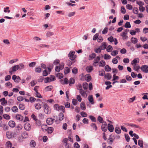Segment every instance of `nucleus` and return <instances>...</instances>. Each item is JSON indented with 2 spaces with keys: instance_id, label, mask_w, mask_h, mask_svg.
Here are the masks:
<instances>
[{
  "instance_id": "obj_1",
  "label": "nucleus",
  "mask_w": 148,
  "mask_h": 148,
  "mask_svg": "<svg viewBox=\"0 0 148 148\" xmlns=\"http://www.w3.org/2000/svg\"><path fill=\"white\" fill-rule=\"evenodd\" d=\"M43 105L45 112L47 114H49L51 112V110L48 105L45 103Z\"/></svg>"
},
{
  "instance_id": "obj_2",
  "label": "nucleus",
  "mask_w": 148,
  "mask_h": 148,
  "mask_svg": "<svg viewBox=\"0 0 148 148\" xmlns=\"http://www.w3.org/2000/svg\"><path fill=\"white\" fill-rule=\"evenodd\" d=\"M18 65H14L10 69L9 73L11 75L13 72H15L18 69Z\"/></svg>"
},
{
  "instance_id": "obj_3",
  "label": "nucleus",
  "mask_w": 148,
  "mask_h": 148,
  "mask_svg": "<svg viewBox=\"0 0 148 148\" xmlns=\"http://www.w3.org/2000/svg\"><path fill=\"white\" fill-rule=\"evenodd\" d=\"M75 52L73 51H71L69 54V57L70 60H73L76 58V56L74 55Z\"/></svg>"
},
{
  "instance_id": "obj_4",
  "label": "nucleus",
  "mask_w": 148,
  "mask_h": 148,
  "mask_svg": "<svg viewBox=\"0 0 148 148\" xmlns=\"http://www.w3.org/2000/svg\"><path fill=\"white\" fill-rule=\"evenodd\" d=\"M12 79L16 83H18L21 80V79L19 76L14 75L12 76Z\"/></svg>"
},
{
  "instance_id": "obj_5",
  "label": "nucleus",
  "mask_w": 148,
  "mask_h": 148,
  "mask_svg": "<svg viewBox=\"0 0 148 148\" xmlns=\"http://www.w3.org/2000/svg\"><path fill=\"white\" fill-rule=\"evenodd\" d=\"M141 71L144 73H148V66L147 65H143L141 67Z\"/></svg>"
},
{
  "instance_id": "obj_6",
  "label": "nucleus",
  "mask_w": 148,
  "mask_h": 148,
  "mask_svg": "<svg viewBox=\"0 0 148 148\" xmlns=\"http://www.w3.org/2000/svg\"><path fill=\"white\" fill-rule=\"evenodd\" d=\"M51 69L50 68H48L47 69L44 70L43 72L42 75L44 76H47L51 72Z\"/></svg>"
},
{
  "instance_id": "obj_7",
  "label": "nucleus",
  "mask_w": 148,
  "mask_h": 148,
  "mask_svg": "<svg viewBox=\"0 0 148 148\" xmlns=\"http://www.w3.org/2000/svg\"><path fill=\"white\" fill-rule=\"evenodd\" d=\"M24 126V128L26 130L29 131L31 129V125L28 123H26L25 124Z\"/></svg>"
},
{
  "instance_id": "obj_8",
  "label": "nucleus",
  "mask_w": 148,
  "mask_h": 148,
  "mask_svg": "<svg viewBox=\"0 0 148 148\" xmlns=\"http://www.w3.org/2000/svg\"><path fill=\"white\" fill-rule=\"evenodd\" d=\"M80 93L81 94V95L84 97L86 98L87 96V94L86 93V91L82 90H81L80 91H79Z\"/></svg>"
},
{
  "instance_id": "obj_9",
  "label": "nucleus",
  "mask_w": 148,
  "mask_h": 148,
  "mask_svg": "<svg viewBox=\"0 0 148 148\" xmlns=\"http://www.w3.org/2000/svg\"><path fill=\"white\" fill-rule=\"evenodd\" d=\"M88 99L91 104H94V102L92 95H89L88 97Z\"/></svg>"
},
{
  "instance_id": "obj_10",
  "label": "nucleus",
  "mask_w": 148,
  "mask_h": 148,
  "mask_svg": "<svg viewBox=\"0 0 148 148\" xmlns=\"http://www.w3.org/2000/svg\"><path fill=\"white\" fill-rule=\"evenodd\" d=\"M0 102H1V104L3 106L5 105L7 103V101L5 99V98H3L1 99Z\"/></svg>"
},
{
  "instance_id": "obj_11",
  "label": "nucleus",
  "mask_w": 148,
  "mask_h": 148,
  "mask_svg": "<svg viewBox=\"0 0 148 148\" xmlns=\"http://www.w3.org/2000/svg\"><path fill=\"white\" fill-rule=\"evenodd\" d=\"M54 119L51 118H48L46 120V122L48 125H50L52 124L53 122Z\"/></svg>"
},
{
  "instance_id": "obj_12",
  "label": "nucleus",
  "mask_w": 148,
  "mask_h": 148,
  "mask_svg": "<svg viewBox=\"0 0 148 148\" xmlns=\"http://www.w3.org/2000/svg\"><path fill=\"white\" fill-rule=\"evenodd\" d=\"M15 118L17 120L22 121L23 120V117L20 114H18L16 115Z\"/></svg>"
},
{
  "instance_id": "obj_13",
  "label": "nucleus",
  "mask_w": 148,
  "mask_h": 148,
  "mask_svg": "<svg viewBox=\"0 0 148 148\" xmlns=\"http://www.w3.org/2000/svg\"><path fill=\"white\" fill-rule=\"evenodd\" d=\"M8 124L10 127H14L15 126V122L13 121H10L8 123Z\"/></svg>"
},
{
  "instance_id": "obj_14",
  "label": "nucleus",
  "mask_w": 148,
  "mask_h": 148,
  "mask_svg": "<svg viewBox=\"0 0 148 148\" xmlns=\"http://www.w3.org/2000/svg\"><path fill=\"white\" fill-rule=\"evenodd\" d=\"M100 60V58L99 56H97L94 60L93 65L94 66H96V64L98 63Z\"/></svg>"
},
{
  "instance_id": "obj_15",
  "label": "nucleus",
  "mask_w": 148,
  "mask_h": 148,
  "mask_svg": "<svg viewBox=\"0 0 148 148\" xmlns=\"http://www.w3.org/2000/svg\"><path fill=\"white\" fill-rule=\"evenodd\" d=\"M128 125L132 127L136 128L139 129L141 128V127L139 125L132 123H128Z\"/></svg>"
},
{
  "instance_id": "obj_16",
  "label": "nucleus",
  "mask_w": 148,
  "mask_h": 148,
  "mask_svg": "<svg viewBox=\"0 0 148 148\" xmlns=\"http://www.w3.org/2000/svg\"><path fill=\"white\" fill-rule=\"evenodd\" d=\"M108 128L110 132H112L113 131L114 128L112 125L108 124Z\"/></svg>"
},
{
  "instance_id": "obj_17",
  "label": "nucleus",
  "mask_w": 148,
  "mask_h": 148,
  "mask_svg": "<svg viewBox=\"0 0 148 148\" xmlns=\"http://www.w3.org/2000/svg\"><path fill=\"white\" fill-rule=\"evenodd\" d=\"M34 106L36 110H40L41 108V105L39 103H35L34 104Z\"/></svg>"
},
{
  "instance_id": "obj_18",
  "label": "nucleus",
  "mask_w": 148,
  "mask_h": 148,
  "mask_svg": "<svg viewBox=\"0 0 148 148\" xmlns=\"http://www.w3.org/2000/svg\"><path fill=\"white\" fill-rule=\"evenodd\" d=\"M139 60L138 58L135 59L133 60L131 62V64L132 65H136V64L139 62Z\"/></svg>"
},
{
  "instance_id": "obj_19",
  "label": "nucleus",
  "mask_w": 148,
  "mask_h": 148,
  "mask_svg": "<svg viewBox=\"0 0 148 148\" xmlns=\"http://www.w3.org/2000/svg\"><path fill=\"white\" fill-rule=\"evenodd\" d=\"M106 124H103L101 125V129L103 131L106 132L107 130V128L106 127Z\"/></svg>"
},
{
  "instance_id": "obj_20",
  "label": "nucleus",
  "mask_w": 148,
  "mask_h": 148,
  "mask_svg": "<svg viewBox=\"0 0 148 148\" xmlns=\"http://www.w3.org/2000/svg\"><path fill=\"white\" fill-rule=\"evenodd\" d=\"M53 130V129L52 127H47L46 131H47L48 134L51 133Z\"/></svg>"
},
{
  "instance_id": "obj_21",
  "label": "nucleus",
  "mask_w": 148,
  "mask_h": 148,
  "mask_svg": "<svg viewBox=\"0 0 148 148\" xmlns=\"http://www.w3.org/2000/svg\"><path fill=\"white\" fill-rule=\"evenodd\" d=\"M80 108L81 109L83 110H85L86 109V107L85 103L82 102L80 104Z\"/></svg>"
},
{
  "instance_id": "obj_22",
  "label": "nucleus",
  "mask_w": 148,
  "mask_h": 148,
  "mask_svg": "<svg viewBox=\"0 0 148 148\" xmlns=\"http://www.w3.org/2000/svg\"><path fill=\"white\" fill-rule=\"evenodd\" d=\"M102 45L100 47L101 49V50H103L105 49L107 46V44L106 42H103L102 43Z\"/></svg>"
},
{
  "instance_id": "obj_23",
  "label": "nucleus",
  "mask_w": 148,
  "mask_h": 148,
  "mask_svg": "<svg viewBox=\"0 0 148 148\" xmlns=\"http://www.w3.org/2000/svg\"><path fill=\"white\" fill-rule=\"evenodd\" d=\"M106 65V63L104 61L101 60L99 63V66L103 67Z\"/></svg>"
},
{
  "instance_id": "obj_24",
  "label": "nucleus",
  "mask_w": 148,
  "mask_h": 148,
  "mask_svg": "<svg viewBox=\"0 0 148 148\" xmlns=\"http://www.w3.org/2000/svg\"><path fill=\"white\" fill-rule=\"evenodd\" d=\"M86 70L88 72L90 73L93 70V67L91 66H89L87 67Z\"/></svg>"
},
{
  "instance_id": "obj_25",
  "label": "nucleus",
  "mask_w": 148,
  "mask_h": 148,
  "mask_svg": "<svg viewBox=\"0 0 148 148\" xmlns=\"http://www.w3.org/2000/svg\"><path fill=\"white\" fill-rule=\"evenodd\" d=\"M96 56V54L95 53H93L89 55V60H92L93 59L95 58V57Z\"/></svg>"
},
{
  "instance_id": "obj_26",
  "label": "nucleus",
  "mask_w": 148,
  "mask_h": 148,
  "mask_svg": "<svg viewBox=\"0 0 148 148\" xmlns=\"http://www.w3.org/2000/svg\"><path fill=\"white\" fill-rule=\"evenodd\" d=\"M28 136V134L27 132H25L22 133V136L23 138H26Z\"/></svg>"
},
{
  "instance_id": "obj_27",
  "label": "nucleus",
  "mask_w": 148,
  "mask_h": 148,
  "mask_svg": "<svg viewBox=\"0 0 148 148\" xmlns=\"http://www.w3.org/2000/svg\"><path fill=\"white\" fill-rule=\"evenodd\" d=\"M58 110L61 111L63 112V113H64L65 112V108L63 106H59Z\"/></svg>"
},
{
  "instance_id": "obj_28",
  "label": "nucleus",
  "mask_w": 148,
  "mask_h": 148,
  "mask_svg": "<svg viewBox=\"0 0 148 148\" xmlns=\"http://www.w3.org/2000/svg\"><path fill=\"white\" fill-rule=\"evenodd\" d=\"M59 120L62 121L64 118V115L63 113H60L59 114Z\"/></svg>"
},
{
  "instance_id": "obj_29",
  "label": "nucleus",
  "mask_w": 148,
  "mask_h": 148,
  "mask_svg": "<svg viewBox=\"0 0 148 148\" xmlns=\"http://www.w3.org/2000/svg\"><path fill=\"white\" fill-rule=\"evenodd\" d=\"M13 112H16L18 111V109L17 107L16 106H14L11 109Z\"/></svg>"
},
{
  "instance_id": "obj_30",
  "label": "nucleus",
  "mask_w": 148,
  "mask_h": 148,
  "mask_svg": "<svg viewBox=\"0 0 148 148\" xmlns=\"http://www.w3.org/2000/svg\"><path fill=\"white\" fill-rule=\"evenodd\" d=\"M131 41L134 44H136L138 42L137 39L136 38L132 37L131 38Z\"/></svg>"
},
{
  "instance_id": "obj_31",
  "label": "nucleus",
  "mask_w": 148,
  "mask_h": 148,
  "mask_svg": "<svg viewBox=\"0 0 148 148\" xmlns=\"http://www.w3.org/2000/svg\"><path fill=\"white\" fill-rule=\"evenodd\" d=\"M54 34L53 32L48 31L46 33V35L47 37H48L53 35Z\"/></svg>"
},
{
  "instance_id": "obj_32",
  "label": "nucleus",
  "mask_w": 148,
  "mask_h": 148,
  "mask_svg": "<svg viewBox=\"0 0 148 148\" xmlns=\"http://www.w3.org/2000/svg\"><path fill=\"white\" fill-rule=\"evenodd\" d=\"M115 132L117 134H120L121 132V130L120 128L118 127H116L115 129Z\"/></svg>"
},
{
  "instance_id": "obj_33",
  "label": "nucleus",
  "mask_w": 148,
  "mask_h": 148,
  "mask_svg": "<svg viewBox=\"0 0 148 148\" xmlns=\"http://www.w3.org/2000/svg\"><path fill=\"white\" fill-rule=\"evenodd\" d=\"M5 145L7 148H11L12 144L10 141H8L7 142Z\"/></svg>"
},
{
  "instance_id": "obj_34",
  "label": "nucleus",
  "mask_w": 148,
  "mask_h": 148,
  "mask_svg": "<svg viewBox=\"0 0 148 148\" xmlns=\"http://www.w3.org/2000/svg\"><path fill=\"white\" fill-rule=\"evenodd\" d=\"M53 88V87L52 86H49L45 88V90L46 91H48L51 90Z\"/></svg>"
},
{
  "instance_id": "obj_35",
  "label": "nucleus",
  "mask_w": 148,
  "mask_h": 148,
  "mask_svg": "<svg viewBox=\"0 0 148 148\" xmlns=\"http://www.w3.org/2000/svg\"><path fill=\"white\" fill-rule=\"evenodd\" d=\"M113 49L111 45H109L106 48V51L108 52H111Z\"/></svg>"
},
{
  "instance_id": "obj_36",
  "label": "nucleus",
  "mask_w": 148,
  "mask_h": 148,
  "mask_svg": "<svg viewBox=\"0 0 148 148\" xmlns=\"http://www.w3.org/2000/svg\"><path fill=\"white\" fill-rule=\"evenodd\" d=\"M105 77L107 78L108 79L110 80L112 76L110 73H108L105 75Z\"/></svg>"
},
{
  "instance_id": "obj_37",
  "label": "nucleus",
  "mask_w": 148,
  "mask_h": 148,
  "mask_svg": "<svg viewBox=\"0 0 148 148\" xmlns=\"http://www.w3.org/2000/svg\"><path fill=\"white\" fill-rule=\"evenodd\" d=\"M127 33L126 32H123L122 33L121 35L122 36L123 39H125L128 37L127 36H126Z\"/></svg>"
},
{
  "instance_id": "obj_38",
  "label": "nucleus",
  "mask_w": 148,
  "mask_h": 148,
  "mask_svg": "<svg viewBox=\"0 0 148 148\" xmlns=\"http://www.w3.org/2000/svg\"><path fill=\"white\" fill-rule=\"evenodd\" d=\"M105 70L106 71H109L111 70V69L108 65H106L105 67Z\"/></svg>"
},
{
  "instance_id": "obj_39",
  "label": "nucleus",
  "mask_w": 148,
  "mask_h": 148,
  "mask_svg": "<svg viewBox=\"0 0 148 148\" xmlns=\"http://www.w3.org/2000/svg\"><path fill=\"white\" fill-rule=\"evenodd\" d=\"M41 129L43 131H46L47 127L46 125H42L41 126Z\"/></svg>"
},
{
  "instance_id": "obj_40",
  "label": "nucleus",
  "mask_w": 148,
  "mask_h": 148,
  "mask_svg": "<svg viewBox=\"0 0 148 148\" xmlns=\"http://www.w3.org/2000/svg\"><path fill=\"white\" fill-rule=\"evenodd\" d=\"M111 58V56L108 54H105L104 55V59L105 60H108Z\"/></svg>"
},
{
  "instance_id": "obj_41",
  "label": "nucleus",
  "mask_w": 148,
  "mask_h": 148,
  "mask_svg": "<svg viewBox=\"0 0 148 148\" xmlns=\"http://www.w3.org/2000/svg\"><path fill=\"white\" fill-rule=\"evenodd\" d=\"M36 145L35 142L34 140H32L30 143V145L32 147H34Z\"/></svg>"
},
{
  "instance_id": "obj_42",
  "label": "nucleus",
  "mask_w": 148,
  "mask_h": 148,
  "mask_svg": "<svg viewBox=\"0 0 148 148\" xmlns=\"http://www.w3.org/2000/svg\"><path fill=\"white\" fill-rule=\"evenodd\" d=\"M62 84H68V82L67 79L66 78H65L64 80L62 82Z\"/></svg>"
},
{
  "instance_id": "obj_43",
  "label": "nucleus",
  "mask_w": 148,
  "mask_h": 148,
  "mask_svg": "<svg viewBox=\"0 0 148 148\" xmlns=\"http://www.w3.org/2000/svg\"><path fill=\"white\" fill-rule=\"evenodd\" d=\"M138 145L140 147H142L143 146V141L142 140H139L138 141Z\"/></svg>"
},
{
  "instance_id": "obj_44",
  "label": "nucleus",
  "mask_w": 148,
  "mask_h": 148,
  "mask_svg": "<svg viewBox=\"0 0 148 148\" xmlns=\"http://www.w3.org/2000/svg\"><path fill=\"white\" fill-rule=\"evenodd\" d=\"M88 84L87 83H84L83 84V87L84 90H86L88 88Z\"/></svg>"
},
{
  "instance_id": "obj_45",
  "label": "nucleus",
  "mask_w": 148,
  "mask_h": 148,
  "mask_svg": "<svg viewBox=\"0 0 148 148\" xmlns=\"http://www.w3.org/2000/svg\"><path fill=\"white\" fill-rule=\"evenodd\" d=\"M75 83V79L73 78H71L70 79L69 81V85L71 86V84H74Z\"/></svg>"
},
{
  "instance_id": "obj_46",
  "label": "nucleus",
  "mask_w": 148,
  "mask_h": 148,
  "mask_svg": "<svg viewBox=\"0 0 148 148\" xmlns=\"http://www.w3.org/2000/svg\"><path fill=\"white\" fill-rule=\"evenodd\" d=\"M108 28L107 27H105L103 31L102 32V33L103 34H106L107 32H108Z\"/></svg>"
},
{
  "instance_id": "obj_47",
  "label": "nucleus",
  "mask_w": 148,
  "mask_h": 148,
  "mask_svg": "<svg viewBox=\"0 0 148 148\" xmlns=\"http://www.w3.org/2000/svg\"><path fill=\"white\" fill-rule=\"evenodd\" d=\"M138 9L137 8L135 7L134 8L133 10V12L135 14H138Z\"/></svg>"
},
{
  "instance_id": "obj_48",
  "label": "nucleus",
  "mask_w": 148,
  "mask_h": 148,
  "mask_svg": "<svg viewBox=\"0 0 148 148\" xmlns=\"http://www.w3.org/2000/svg\"><path fill=\"white\" fill-rule=\"evenodd\" d=\"M125 138L126 140V141L128 142L130 141V137L127 134H125Z\"/></svg>"
},
{
  "instance_id": "obj_49",
  "label": "nucleus",
  "mask_w": 148,
  "mask_h": 148,
  "mask_svg": "<svg viewBox=\"0 0 148 148\" xmlns=\"http://www.w3.org/2000/svg\"><path fill=\"white\" fill-rule=\"evenodd\" d=\"M97 119L98 121L101 123H103V118L101 117L100 116H99L98 117Z\"/></svg>"
},
{
  "instance_id": "obj_50",
  "label": "nucleus",
  "mask_w": 148,
  "mask_h": 148,
  "mask_svg": "<svg viewBox=\"0 0 148 148\" xmlns=\"http://www.w3.org/2000/svg\"><path fill=\"white\" fill-rule=\"evenodd\" d=\"M81 115L83 117H86L87 116V114L84 112H82L80 113Z\"/></svg>"
},
{
  "instance_id": "obj_51",
  "label": "nucleus",
  "mask_w": 148,
  "mask_h": 148,
  "mask_svg": "<svg viewBox=\"0 0 148 148\" xmlns=\"http://www.w3.org/2000/svg\"><path fill=\"white\" fill-rule=\"evenodd\" d=\"M7 137L8 139H10L12 137L11 133L10 132H8L6 133Z\"/></svg>"
},
{
  "instance_id": "obj_52",
  "label": "nucleus",
  "mask_w": 148,
  "mask_h": 148,
  "mask_svg": "<svg viewBox=\"0 0 148 148\" xmlns=\"http://www.w3.org/2000/svg\"><path fill=\"white\" fill-rule=\"evenodd\" d=\"M35 72L38 73H40L41 72V69L40 67H37L35 69Z\"/></svg>"
},
{
  "instance_id": "obj_53",
  "label": "nucleus",
  "mask_w": 148,
  "mask_h": 148,
  "mask_svg": "<svg viewBox=\"0 0 148 148\" xmlns=\"http://www.w3.org/2000/svg\"><path fill=\"white\" fill-rule=\"evenodd\" d=\"M136 3L139 6H143L144 4V3L141 1H137Z\"/></svg>"
},
{
  "instance_id": "obj_54",
  "label": "nucleus",
  "mask_w": 148,
  "mask_h": 148,
  "mask_svg": "<svg viewBox=\"0 0 148 148\" xmlns=\"http://www.w3.org/2000/svg\"><path fill=\"white\" fill-rule=\"evenodd\" d=\"M119 79V77L116 75L115 74H114L113 76V81H115L118 80Z\"/></svg>"
},
{
  "instance_id": "obj_55",
  "label": "nucleus",
  "mask_w": 148,
  "mask_h": 148,
  "mask_svg": "<svg viewBox=\"0 0 148 148\" xmlns=\"http://www.w3.org/2000/svg\"><path fill=\"white\" fill-rule=\"evenodd\" d=\"M82 122L85 124H88V120L87 119L84 118L82 121Z\"/></svg>"
},
{
  "instance_id": "obj_56",
  "label": "nucleus",
  "mask_w": 148,
  "mask_h": 148,
  "mask_svg": "<svg viewBox=\"0 0 148 148\" xmlns=\"http://www.w3.org/2000/svg\"><path fill=\"white\" fill-rule=\"evenodd\" d=\"M29 99L31 103H33L36 100V99L33 97H30L29 98Z\"/></svg>"
},
{
  "instance_id": "obj_57",
  "label": "nucleus",
  "mask_w": 148,
  "mask_h": 148,
  "mask_svg": "<svg viewBox=\"0 0 148 148\" xmlns=\"http://www.w3.org/2000/svg\"><path fill=\"white\" fill-rule=\"evenodd\" d=\"M36 96L39 98H42V97L41 96L40 93H39L38 91L36 92L35 93Z\"/></svg>"
},
{
  "instance_id": "obj_58",
  "label": "nucleus",
  "mask_w": 148,
  "mask_h": 148,
  "mask_svg": "<svg viewBox=\"0 0 148 148\" xmlns=\"http://www.w3.org/2000/svg\"><path fill=\"white\" fill-rule=\"evenodd\" d=\"M134 66V69L136 71H138V70L140 68V67L138 65H133Z\"/></svg>"
},
{
  "instance_id": "obj_59",
  "label": "nucleus",
  "mask_w": 148,
  "mask_h": 148,
  "mask_svg": "<svg viewBox=\"0 0 148 148\" xmlns=\"http://www.w3.org/2000/svg\"><path fill=\"white\" fill-rule=\"evenodd\" d=\"M78 70L77 68H74L72 70V73L75 74H76Z\"/></svg>"
},
{
  "instance_id": "obj_60",
  "label": "nucleus",
  "mask_w": 148,
  "mask_h": 148,
  "mask_svg": "<svg viewBox=\"0 0 148 148\" xmlns=\"http://www.w3.org/2000/svg\"><path fill=\"white\" fill-rule=\"evenodd\" d=\"M118 54V51L116 50H114L112 51L111 53V55L112 56H115Z\"/></svg>"
},
{
  "instance_id": "obj_61",
  "label": "nucleus",
  "mask_w": 148,
  "mask_h": 148,
  "mask_svg": "<svg viewBox=\"0 0 148 148\" xmlns=\"http://www.w3.org/2000/svg\"><path fill=\"white\" fill-rule=\"evenodd\" d=\"M121 13L123 14H124L125 13V8L123 6H122L121 7Z\"/></svg>"
},
{
  "instance_id": "obj_62",
  "label": "nucleus",
  "mask_w": 148,
  "mask_h": 148,
  "mask_svg": "<svg viewBox=\"0 0 148 148\" xmlns=\"http://www.w3.org/2000/svg\"><path fill=\"white\" fill-rule=\"evenodd\" d=\"M3 116L4 118L6 119H10V116L9 115L4 114L3 115Z\"/></svg>"
},
{
  "instance_id": "obj_63",
  "label": "nucleus",
  "mask_w": 148,
  "mask_h": 148,
  "mask_svg": "<svg viewBox=\"0 0 148 148\" xmlns=\"http://www.w3.org/2000/svg\"><path fill=\"white\" fill-rule=\"evenodd\" d=\"M36 64L35 62H32L29 64V66L30 67H33L35 66Z\"/></svg>"
},
{
  "instance_id": "obj_64",
  "label": "nucleus",
  "mask_w": 148,
  "mask_h": 148,
  "mask_svg": "<svg viewBox=\"0 0 148 148\" xmlns=\"http://www.w3.org/2000/svg\"><path fill=\"white\" fill-rule=\"evenodd\" d=\"M125 27L126 28H130L131 27V25L130 24V22H127L125 24Z\"/></svg>"
}]
</instances>
